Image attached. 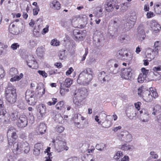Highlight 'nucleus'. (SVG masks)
Masks as SVG:
<instances>
[{
    "label": "nucleus",
    "instance_id": "3c124183",
    "mask_svg": "<svg viewBox=\"0 0 161 161\" xmlns=\"http://www.w3.org/2000/svg\"><path fill=\"white\" fill-rule=\"evenodd\" d=\"M65 50L60 51L59 53V59L61 60L64 59L65 58Z\"/></svg>",
    "mask_w": 161,
    "mask_h": 161
},
{
    "label": "nucleus",
    "instance_id": "4d7b16f0",
    "mask_svg": "<svg viewBox=\"0 0 161 161\" xmlns=\"http://www.w3.org/2000/svg\"><path fill=\"white\" fill-rule=\"evenodd\" d=\"M120 68H113L111 69V71L114 74H117L120 71Z\"/></svg>",
    "mask_w": 161,
    "mask_h": 161
},
{
    "label": "nucleus",
    "instance_id": "412c9836",
    "mask_svg": "<svg viewBox=\"0 0 161 161\" xmlns=\"http://www.w3.org/2000/svg\"><path fill=\"white\" fill-rule=\"evenodd\" d=\"M153 111L152 114L154 115L161 113V106L158 104H156L153 108Z\"/></svg>",
    "mask_w": 161,
    "mask_h": 161
},
{
    "label": "nucleus",
    "instance_id": "09e8293b",
    "mask_svg": "<svg viewBox=\"0 0 161 161\" xmlns=\"http://www.w3.org/2000/svg\"><path fill=\"white\" fill-rule=\"evenodd\" d=\"M64 127H63L60 126V125H57L56 126V127L55 128V130L58 132L59 133H62L64 130Z\"/></svg>",
    "mask_w": 161,
    "mask_h": 161
},
{
    "label": "nucleus",
    "instance_id": "7c9ffc66",
    "mask_svg": "<svg viewBox=\"0 0 161 161\" xmlns=\"http://www.w3.org/2000/svg\"><path fill=\"white\" fill-rule=\"evenodd\" d=\"M127 52L124 49H121L118 51L117 53V57L121 59H123L125 53Z\"/></svg>",
    "mask_w": 161,
    "mask_h": 161
},
{
    "label": "nucleus",
    "instance_id": "5701e85b",
    "mask_svg": "<svg viewBox=\"0 0 161 161\" xmlns=\"http://www.w3.org/2000/svg\"><path fill=\"white\" fill-rule=\"evenodd\" d=\"M72 80L70 78H67L64 82L61 83V87H69L72 84Z\"/></svg>",
    "mask_w": 161,
    "mask_h": 161
},
{
    "label": "nucleus",
    "instance_id": "aec40b11",
    "mask_svg": "<svg viewBox=\"0 0 161 161\" xmlns=\"http://www.w3.org/2000/svg\"><path fill=\"white\" fill-rule=\"evenodd\" d=\"M50 6L52 8L56 10H59L61 8L60 3L56 0L52 1L50 3Z\"/></svg>",
    "mask_w": 161,
    "mask_h": 161
},
{
    "label": "nucleus",
    "instance_id": "774afa93",
    "mask_svg": "<svg viewBox=\"0 0 161 161\" xmlns=\"http://www.w3.org/2000/svg\"><path fill=\"white\" fill-rule=\"evenodd\" d=\"M78 159L77 157H72L67 159L66 161H78Z\"/></svg>",
    "mask_w": 161,
    "mask_h": 161
},
{
    "label": "nucleus",
    "instance_id": "1a4fd4ad",
    "mask_svg": "<svg viewBox=\"0 0 161 161\" xmlns=\"http://www.w3.org/2000/svg\"><path fill=\"white\" fill-rule=\"evenodd\" d=\"M18 74V71L16 69L12 68L10 69L9 70L10 75L12 77L14 76L10 79L11 81L19 80L23 77V75L22 73H20L19 76L16 75Z\"/></svg>",
    "mask_w": 161,
    "mask_h": 161
},
{
    "label": "nucleus",
    "instance_id": "b1692460",
    "mask_svg": "<svg viewBox=\"0 0 161 161\" xmlns=\"http://www.w3.org/2000/svg\"><path fill=\"white\" fill-rule=\"evenodd\" d=\"M104 8L107 12H110L113 10L114 7L110 3L106 2L105 4Z\"/></svg>",
    "mask_w": 161,
    "mask_h": 161
},
{
    "label": "nucleus",
    "instance_id": "9b49d317",
    "mask_svg": "<svg viewBox=\"0 0 161 161\" xmlns=\"http://www.w3.org/2000/svg\"><path fill=\"white\" fill-rule=\"evenodd\" d=\"M28 121L26 116L25 115H21L19 117L17 126L19 128H24L27 125Z\"/></svg>",
    "mask_w": 161,
    "mask_h": 161
},
{
    "label": "nucleus",
    "instance_id": "680f3d73",
    "mask_svg": "<svg viewBox=\"0 0 161 161\" xmlns=\"http://www.w3.org/2000/svg\"><path fill=\"white\" fill-rule=\"evenodd\" d=\"M142 72L141 74H143L144 76L147 77V75L148 73V70H146L145 68H143L142 69Z\"/></svg>",
    "mask_w": 161,
    "mask_h": 161
},
{
    "label": "nucleus",
    "instance_id": "f03ea898",
    "mask_svg": "<svg viewBox=\"0 0 161 161\" xmlns=\"http://www.w3.org/2000/svg\"><path fill=\"white\" fill-rule=\"evenodd\" d=\"M93 75L92 69L87 68L79 74L77 80V83L80 85L87 86L92 80Z\"/></svg>",
    "mask_w": 161,
    "mask_h": 161
},
{
    "label": "nucleus",
    "instance_id": "9d476101",
    "mask_svg": "<svg viewBox=\"0 0 161 161\" xmlns=\"http://www.w3.org/2000/svg\"><path fill=\"white\" fill-rule=\"evenodd\" d=\"M27 64L31 68L36 69L37 67V63L34 58L30 55L27 56Z\"/></svg>",
    "mask_w": 161,
    "mask_h": 161
},
{
    "label": "nucleus",
    "instance_id": "49530a36",
    "mask_svg": "<svg viewBox=\"0 0 161 161\" xmlns=\"http://www.w3.org/2000/svg\"><path fill=\"white\" fill-rule=\"evenodd\" d=\"M132 58V57L131 54H129L126 52L123 59H125L127 61L131 60Z\"/></svg>",
    "mask_w": 161,
    "mask_h": 161
},
{
    "label": "nucleus",
    "instance_id": "e2e57ef3",
    "mask_svg": "<svg viewBox=\"0 0 161 161\" xmlns=\"http://www.w3.org/2000/svg\"><path fill=\"white\" fill-rule=\"evenodd\" d=\"M136 17L135 16H130V18L129 20L131 22H133L135 24L136 20Z\"/></svg>",
    "mask_w": 161,
    "mask_h": 161
},
{
    "label": "nucleus",
    "instance_id": "052dcab7",
    "mask_svg": "<svg viewBox=\"0 0 161 161\" xmlns=\"http://www.w3.org/2000/svg\"><path fill=\"white\" fill-rule=\"evenodd\" d=\"M19 47V45L18 43H14L11 46V48L13 50H16L18 47Z\"/></svg>",
    "mask_w": 161,
    "mask_h": 161
},
{
    "label": "nucleus",
    "instance_id": "7ed1b4c3",
    "mask_svg": "<svg viewBox=\"0 0 161 161\" xmlns=\"http://www.w3.org/2000/svg\"><path fill=\"white\" fill-rule=\"evenodd\" d=\"M87 95V91L85 87L80 88L75 91L73 102L75 107L79 108L82 107L81 103Z\"/></svg>",
    "mask_w": 161,
    "mask_h": 161
},
{
    "label": "nucleus",
    "instance_id": "cd10ccee",
    "mask_svg": "<svg viewBox=\"0 0 161 161\" xmlns=\"http://www.w3.org/2000/svg\"><path fill=\"white\" fill-rule=\"evenodd\" d=\"M158 50H157L154 49H152L149 47L147 48V52L149 53H151V54L152 55L151 56V59H154L156 55L158 53Z\"/></svg>",
    "mask_w": 161,
    "mask_h": 161
},
{
    "label": "nucleus",
    "instance_id": "864d4df0",
    "mask_svg": "<svg viewBox=\"0 0 161 161\" xmlns=\"http://www.w3.org/2000/svg\"><path fill=\"white\" fill-rule=\"evenodd\" d=\"M5 75V73L3 67H0V79L3 78Z\"/></svg>",
    "mask_w": 161,
    "mask_h": 161
},
{
    "label": "nucleus",
    "instance_id": "ddd939ff",
    "mask_svg": "<svg viewBox=\"0 0 161 161\" xmlns=\"http://www.w3.org/2000/svg\"><path fill=\"white\" fill-rule=\"evenodd\" d=\"M7 135L8 137V136H11L12 139H14V140L17 137V136L16 134V131L13 127H10L8 130L7 133ZM8 139L9 144L10 145V143H13V142L14 141H13L12 142L10 138H9V139L8 137Z\"/></svg>",
    "mask_w": 161,
    "mask_h": 161
},
{
    "label": "nucleus",
    "instance_id": "bb28decb",
    "mask_svg": "<svg viewBox=\"0 0 161 161\" xmlns=\"http://www.w3.org/2000/svg\"><path fill=\"white\" fill-rule=\"evenodd\" d=\"M144 99L147 102H151L152 100V96L149 91H147L143 96Z\"/></svg>",
    "mask_w": 161,
    "mask_h": 161
},
{
    "label": "nucleus",
    "instance_id": "4468645a",
    "mask_svg": "<svg viewBox=\"0 0 161 161\" xmlns=\"http://www.w3.org/2000/svg\"><path fill=\"white\" fill-rule=\"evenodd\" d=\"M73 33L76 40L83 41L85 38V34L82 31L75 29L74 30Z\"/></svg>",
    "mask_w": 161,
    "mask_h": 161
},
{
    "label": "nucleus",
    "instance_id": "6ab92c4d",
    "mask_svg": "<svg viewBox=\"0 0 161 161\" xmlns=\"http://www.w3.org/2000/svg\"><path fill=\"white\" fill-rule=\"evenodd\" d=\"M46 127L45 124L41 123L36 128V131L38 134L42 135L45 132Z\"/></svg>",
    "mask_w": 161,
    "mask_h": 161
},
{
    "label": "nucleus",
    "instance_id": "a19ab883",
    "mask_svg": "<svg viewBox=\"0 0 161 161\" xmlns=\"http://www.w3.org/2000/svg\"><path fill=\"white\" fill-rule=\"evenodd\" d=\"M17 106L18 108L21 109H24L25 107L24 102L21 100L18 101Z\"/></svg>",
    "mask_w": 161,
    "mask_h": 161
},
{
    "label": "nucleus",
    "instance_id": "6e6d98bb",
    "mask_svg": "<svg viewBox=\"0 0 161 161\" xmlns=\"http://www.w3.org/2000/svg\"><path fill=\"white\" fill-rule=\"evenodd\" d=\"M36 45V44L34 40L32 39L30 40L29 43V46L30 47H35Z\"/></svg>",
    "mask_w": 161,
    "mask_h": 161
},
{
    "label": "nucleus",
    "instance_id": "423d86ee",
    "mask_svg": "<svg viewBox=\"0 0 161 161\" xmlns=\"http://www.w3.org/2000/svg\"><path fill=\"white\" fill-rule=\"evenodd\" d=\"M100 119L102 120V125L103 126L107 128L110 127L112 125V119L110 115H107L104 113H101L99 114Z\"/></svg>",
    "mask_w": 161,
    "mask_h": 161
},
{
    "label": "nucleus",
    "instance_id": "ea45409f",
    "mask_svg": "<svg viewBox=\"0 0 161 161\" xmlns=\"http://www.w3.org/2000/svg\"><path fill=\"white\" fill-rule=\"evenodd\" d=\"M18 115V112H13L10 114V118L12 120L14 121L17 119Z\"/></svg>",
    "mask_w": 161,
    "mask_h": 161
},
{
    "label": "nucleus",
    "instance_id": "72a5a7b5",
    "mask_svg": "<svg viewBox=\"0 0 161 161\" xmlns=\"http://www.w3.org/2000/svg\"><path fill=\"white\" fill-rule=\"evenodd\" d=\"M54 120L56 122L59 123H62L63 122V118L61 114H56L55 116Z\"/></svg>",
    "mask_w": 161,
    "mask_h": 161
},
{
    "label": "nucleus",
    "instance_id": "c85d7f7f",
    "mask_svg": "<svg viewBox=\"0 0 161 161\" xmlns=\"http://www.w3.org/2000/svg\"><path fill=\"white\" fill-rule=\"evenodd\" d=\"M106 147V144L103 143H100L98 144H97L96 145L95 148L97 149L99 151H103L105 150V147Z\"/></svg>",
    "mask_w": 161,
    "mask_h": 161
},
{
    "label": "nucleus",
    "instance_id": "603ef678",
    "mask_svg": "<svg viewBox=\"0 0 161 161\" xmlns=\"http://www.w3.org/2000/svg\"><path fill=\"white\" fill-rule=\"evenodd\" d=\"M150 157L153 159H157L158 157V155L154 151H151L150 153Z\"/></svg>",
    "mask_w": 161,
    "mask_h": 161
},
{
    "label": "nucleus",
    "instance_id": "2eb2a0df",
    "mask_svg": "<svg viewBox=\"0 0 161 161\" xmlns=\"http://www.w3.org/2000/svg\"><path fill=\"white\" fill-rule=\"evenodd\" d=\"M142 26L140 25L138 28V32L137 35L138 39L141 42L144 40L146 37L144 30L142 28Z\"/></svg>",
    "mask_w": 161,
    "mask_h": 161
},
{
    "label": "nucleus",
    "instance_id": "79ce46f5",
    "mask_svg": "<svg viewBox=\"0 0 161 161\" xmlns=\"http://www.w3.org/2000/svg\"><path fill=\"white\" fill-rule=\"evenodd\" d=\"M93 37L95 39L97 38V42L99 43L101 42L103 38V35L100 32H98L97 35H94Z\"/></svg>",
    "mask_w": 161,
    "mask_h": 161
},
{
    "label": "nucleus",
    "instance_id": "4be33fe9",
    "mask_svg": "<svg viewBox=\"0 0 161 161\" xmlns=\"http://www.w3.org/2000/svg\"><path fill=\"white\" fill-rule=\"evenodd\" d=\"M137 114L136 112L134 110L129 111L126 113V115L130 119H135Z\"/></svg>",
    "mask_w": 161,
    "mask_h": 161
},
{
    "label": "nucleus",
    "instance_id": "c756f323",
    "mask_svg": "<svg viewBox=\"0 0 161 161\" xmlns=\"http://www.w3.org/2000/svg\"><path fill=\"white\" fill-rule=\"evenodd\" d=\"M141 119H142V122H147L149 120V114L147 112H145L144 113L141 115Z\"/></svg>",
    "mask_w": 161,
    "mask_h": 161
},
{
    "label": "nucleus",
    "instance_id": "de8ad7c7",
    "mask_svg": "<svg viewBox=\"0 0 161 161\" xmlns=\"http://www.w3.org/2000/svg\"><path fill=\"white\" fill-rule=\"evenodd\" d=\"M150 90L152 93L151 94L152 96V98L153 97L154 98H156L158 97V95L155 89L153 90V88H150Z\"/></svg>",
    "mask_w": 161,
    "mask_h": 161
},
{
    "label": "nucleus",
    "instance_id": "2f4dec72",
    "mask_svg": "<svg viewBox=\"0 0 161 161\" xmlns=\"http://www.w3.org/2000/svg\"><path fill=\"white\" fill-rule=\"evenodd\" d=\"M51 148L50 147H48L45 151V153H47V155H48L47 156H46L45 158V161H52L51 158H52L51 157L52 155L51 153H50V149Z\"/></svg>",
    "mask_w": 161,
    "mask_h": 161
},
{
    "label": "nucleus",
    "instance_id": "58836bf2",
    "mask_svg": "<svg viewBox=\"0 0 161 161\" xmlns=\"http://www.w3.org/2000/svg\"><path fill=\"white\" fill-rule=\"evenodd\" d=\"M64 102L63 101H60L56 105V108L58 110H61L64 108Z\"/></svg>",
    "mask_w": 161,
    "mask_h": 161
},
{
    "label": "nucleus",
    "instance_id": "39448f33",
    "mask_svg": "<svg viewBox=\"0 0 161 161\" xmlns=\"http://www.w3.org/2000/svg\"><path fill=\"white\" fill-rule=\"evenodd\" d=\"M13 152L15 154H19L24 150L25 153H28L30 150L29 145L26 142H21L18 143H15L14 145Z\"/></svg>",
    "mask_w": 161,
    "mask_h": 161
},
{
    "label": "nucleus",
    "instance_id": "69168bd1",
    "mask_svg": "<svg viewBox=\"0 0 161 161\" xmlns=\"http://www.w3.org/2000/svg\"><path fill=\"white\" fill-rule=\"evenodd\" d=\"M64 87H61V85H60V92L62 96L64 95L66 93Z\"/></svg>",
    "mask_w": 161,
    "mask_h": 161
},
{
    "label": "nucleus",
    "instance_id": "c03bdc74",
    "mask_svg": "<svg viewBox=\"0 0 161 161\" xmlns=\"http://www.w3.org/2000/svg\"><path fill=\"white\" fill-rule=\"evenodd\" d=\"M146 77L144 76L143 74H140L138 78V82L142 83L144 82L145 79L146 78Z\"/></svg>",
    "mask_w": 161,
    "mask_h": 161
},
{
    "label": "nucleus",
    "instance_id": "a211bd4d",
    "mask_svg": "<svg viewBox=\"0 0 161 161\" xmlns=\"http://www.w3.org/2000/svg\"><path fill=\"white\" fill-rule=\"evenodd\" d=\"M150 26L152 31L155 33L158 32L161 28L160 25L154 20L151 21Z\"/></svg>",
    "mask_w": 161,
    "mask_h": 161
},
{
    "label": "nucleus",
    "instance_id": "473e14b6",
    "mask_svg": "<svg viewBox=\"0 0 161 161\" xmlns=\"http://www.w3.org/2000/svg\"><path fill=\"white\" fill-rule=\"evenodd\" d=\"M45 49L43 47H40L37 48L36 53L38 56L42 57L44 54Z\"/></svg>",
    "mask_w": 161,
    "mask_h": 161
},
{
    "label": "nucleus",
    "instance_id": "5fc2aeb1",
    "mask_svg": "<svg viewBox=\"0 0 161 161\" xmlns=\"http://www.w3.org/2000/svg\"><path fill=\"white\" fill-rule=\"evenodd\" d=\"M52 102H47V104L49 106H51L55 105L57 102V99L56 98H52Z\"/></svg>",
    "mask_w": 161,
    "mask_h": 161
},
{
    "label": "nucleus",
    "instance_id": "f704fd0d",
    "mask_svg": "<svg viewBox=\"0 0 161 161\" xmlns=\"http://www.w3.org/2000/svg\"><path fill=\"white\" fill-rule=\"evenodd\" d=\"M134 149L133 146L125 144L123 145L121 147V149L124 150L132 151Z\"/></svg>",
    "mask_w": 161,
    "mask_h": 161
},
{
    "label": "nucleus",
    "instance_id": "dca6fc26",
    "mask_svg": "<svg viewBox=\"0 0 161 161\" xmlns=\"http://www.w3.org/2000/svg\"><path fill=\"white\" fill-rule=\"evenodd\" d=\"M98 79L103 83L108 81L109 79V76L108 73L104 71L100 72L98 75Z\"/></svg>",
    "mask_w": 161,
    "mask_h": 161
},
{
    "label": "nucleus",
    "instance_id": "e433bc0d",
    "mask_svg": "<svg viewBox=\"0 0 161 161\" xmlns=\"http://www.w3.org/2000/svg\"><path fill=\"white\" fill-rule=\"evenodd\" d=\"M123 155V154L121 151H117L114 154V159L116 160H118L119 159V158L122 157Z\"/></svg>",
    "mask_w": 161,
    "mask_h": 161
},
{
    "label": "nucleus",
    "instance_id": "a18cd8bd",
    "mask_svg": "<svg viewBox=\"0 0 161 161\" xmlns=\"http://www.w3.org/2000/svg\"><path fill=\"white\" fill-rule=\"evenodd\" d=\"M95 14L96 17H101L103 14L102 9L100 8L99 10L98 9L97 11H95Z\"/></svg>",
    "mask_w": 161,
    "mask_h": 161
},
{
    "label": "nucleus",
    "instance_id": "a878e982",
    "mask_svg": "<svg viewBox=\"0 0 161 161\" xmlns=\"http://www.w3.org/2000/svg\"><path fill=\"white\" fill-rule=\"evenodd\" d=\"M93 157L91 154L83 155L81 157L83 161H93Z\"/></svg>",
    "mask_w": 161,
    "mask_h": 161
},
{
    "label": "nucleus",
    "instance_id": "13d9d810",
    "mask_svg": "<svg viewBox=\"0 0 161 161\" xmlns=\"http://www.w3.org/2000/svg\"><path fill=\"white\" fill-rule=\"evenodd\" d=\"M115 61L114 60H111L109 61V62H112L114 63L113 66L112 65L113 68H120L119 65L120 64L118 63H114Z\"/></svg>",
    "mask_w": 161,
    "mask_h": 161
},
{
    "label": "nucleus",
    "instance_id": "f8f14e48",
    "mask_svg": "<svg viewBox=\"0 0 161 161\" xmlns=\"http://www.w3.org/2000/svg\"><path fill=\"white\" fill-rule=\"evenodd\" d=\"M132 69L130 68L123 69L121 70L120 75L121 77L126 80L130 79L132 75Z\"/></svg>",
    "mask_w": 161,
    "mask_h": 161
},
{
    "label": "nucleus",
    "instance_id": "c9c22d12",
    "mask_svg": "<svg viewBox=\"0 0 161 161\" xmlns=\"http://www.w3.org/2000/svg\"><path fill=\"white\" fill-rule=\"evenodd\" d=\"M154 9L156 14H159L161 13V3L154 4Z\"/></svg>",
    "mask_w": 161,
    "mask_h": 161
},
{
    "label": "nucleus",
    "instance_id": "f257e3e1",
    "mask_svg": "<svg viewBox=\"0 0 161 161\" xmlns=\"http://www.w3.org/2000/svg\"><path fill=\"white\" fill-rule=\"evenodd\" d=\"M36 89L37 90L34 91L28 89L25 92V98L29 105H35L38 99L41 97L45 93V88L42 83L38 84Z\"/></svg>",
    "mask_w": 161,
    "mask_h": 161
},
{
    "label": "nucleus",
    "instance_id": "bf43d9fd",
    "mask_svg": "<svg viewBox=\"0 0 161 161\" xmlns=\"http://www.w3.org/2000/svg\"><path fill=\"white\" fill-rule=\"evenodd\" d=\"M37 72L40 75H41L43 77H46L47 76V74L44 71L39 70Z\"/></svg>",
    "mask_w": 161,
    "mask_h": 161
},
{
    "label": "nucleus",
    "instance_id": "f3484780",
    "mask_svg": "<svg viewBox=\"0 0 161 161\" xmlns=\"http://www.w3.org/2000/svg\"><path fill=\"white\" fill-rule=\"evenodd\" d=\"M43 145L41 143L36 144L34 147L33 149V153L36 156H38L40 154L41 151L43 149Z\"/></svg>",
    "mask_w": 161,
    "mask_h": 161
},
{
    "label": "nucleus",
    "instance_id": "393cba45",
    "mask_svg": "<svg viewBox=\"0 0 161 161\" xmlns=\"http://www.w3.org/2000/svg\"><path fill=\"white\" fill-rule=\"evenodd\" d=\"M37 110L42 116L44 115L46 112V106L44 104H42L39 105Z\"/></svg>",
    "mask_w": 161,
    "mask_h": 161
},
{
    "label": "nucleus",
    "instance_id": "4c0bfd02",
    "mask_svg": "<svg viewBox=\"0 0 161 161\" xmlns=\"http://www.w3.org/2000/svg\"><path fill=\"white\" fill-rule=\"evenodd\" d=\"M134 25L133 22H131L129 20L125 24V28L127 30L130 29L134 26Z\"/></svg>",
    "mask_w": 161,
    "mask_h": 161
},
{
    "label": "nucleus",
    "instance_id": "8fccbe9b",
    "mask_svg": "<svg viewBox=\"0 0 161 161\" xmlns=\"http://www.w3.org/2000/svg\"><path fill=\"white\" fill-rule=\"evenodd\" d=\"M130 3H125L122 4V9L121 11L122 12H125L127 9V8L129 6Z\"/></svg>",
    "mask_w": 161,
    "mask_h": 161
},
{
    "label": "nucleus",
    "instance_id": "0eeeda50",
    "mask_svg": "<svg viewBox=\"0 0 161 161\" xmlns=\"http://www.w3.org/2000/svg\"><path fill=\"white\" fill-rule=\"evenodd\" d=\"M66 142L63 141L57 140L55 143V150L58 153H60L65 150L67 151L69 147L66 146Z\"/></svg>",
    "mask_w": 161,
    "mask_h": 161
},
{
    "label": "nucleus",
    "instance_id": "0e129e2a",
    "mask_svg": "<svg viewBox=\"0 0 161 161\" xmlns=\"http://www.w3.org/2000/svg\"><path fill=\"white\" fill-rule=\"evenodd\" d=\"M159 42L158 41H157L154 43V49L158 50L160 49V47L159 46Z\"/></svg>",
    "mask_w": 161,
    "mask_h": 161
},
{
    "label": "nucleus",
    "instance_id": "37998d69",
    "mask_svg": "<svg viewBox=\"0 0 161 161\" xmlns=\"http://www.w3.org/2000/svg\"><path fill=\"white\" fill-rule=\"evenodd\" d=\"M9 31L13 34L17 35L19 33V31L16 28H9Z\"/></svg>",
    "mask_w": 161,
    "mask_h": 161
},
{
    "label": "nucleus",
    "instance_id": "6e6552de",
    "mask_svg": "<svg viewBox=\"0 0 161 161\" xmlns=\"http://www.w3.org/2000/svg\"><path fill=\"white\" fill-rule=\"evenodd\" d=\"M119 139L121 141L125 142H129L132 139L131 135L128 131L121 132L118 136Z\"/></svg>",
    "mask_w": 161,
    "mask_h": 161
},
{
    "label": "nucleus",
    "instance_id": "338daca9",
    "mask_svg": "<svg viewBox=\"0 0 161 161\" xmlns=\"http://www.w3.org/2000/svg\"><path fill=\"white\" fill-rule=\"evenodd\" d=\"M39 11V8L38 6H36V8H35L33 10V13L34 15H36L38 14V12Z\"/></svg>",
    "mask_w": 161,
    "mask_h": 161
},
{
    "label": "nucleus",
    "instance_id": "20e7f679",
    "mask_svg": "<svg viewBox=\"0 0 161 161\" xmlns=\"http://www.w3.org/2000/svg\"><path fill=\"white\" fill-rule=\"evenodd\" d=\"M5 97L7 101L11 104H13L17 100V96L16 89L9 85L5 91Z\"/></svg>",
    "mask_w": 161,
    "mask_h": 161
}]
</instances>
